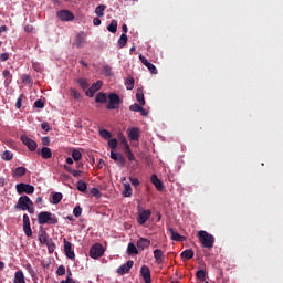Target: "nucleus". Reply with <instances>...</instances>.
Returning <instances> with one entry per match:
<instances>
[{"mask_svg":"<svg viewBox=\"0 0 283 283\" xmlns=\"http://www.w3.org/2000/svg\"><path fill=\"white\" fill-rule=\"evenodd\" d=\"M103 85L101 78H98L97 83H92V86H90L87 91L88 97H94V94L97 95L95 97V102H107V95H105V91H101V86Z\"/></svg>","mask_w":283,"mask_h":283,"instance_id":"f257e3e1","label":"nucleus"},{"mask_svg":"<svg viewBox=\"0 0 283 283\" xmlns=\"http://www.w3.org/2000/svg\"><path fill=\"white\" fill-rule=\"evenodd\" d=\"M15 209H19L20 211H29V213H34V203H32V200H30L28 196H22L18 199Z\"/></svg>","mask_w":283,"mask_h":283,"instance_id":"f03ea898","label":"nucleus"},{"mask_svg":"<svg viewBox=\"0 0 283 283\" xmlns=\"http://www.w3.org/2000/svg\"><path fill=\"white\" fill-rule=\"evenodd\" d=\"M198 239L201 242V247H208V249L214 247L216 235H212L210 231H198Z\"/></svg>","mask_w":283,"mask_h":283,"instance_id":"7ed1b4c3","label":"nucleus"},{"mask_svg":"<svg viewBox=\"0 0 283 283\" xmlns=\"http://www.w3.org/2000/svg\"><path fill=\"white\" fill-rule=\"evenodd\" d=\"M39 239L40 242H46L48 251L50 252V254H53L56 243H53V239L48 235V231H44L43 228H41L39 231Z\"/></svg>","mask_w":283,"mask_h":283,"instance_id":"20e7f679","label":"nucleus"},{"mask_svg":"<svg viewBox=\"0 0 283 283\" xmlns=\"http://www.w3.org/2000/svg\"><path fill=\"white\" fill-rule=\"evenodd\" d=\"M122 98L120 95H116V93H111V95H106V107L107 109H118L120 106Z\"/></svg>","mask_w":283,"mask_h":283,"instance_id":"39448f33","label":"nucleus"},{"mask_svg":"<svg viewBox=\"0 0 283 283\" xmlns=\"http://www.w3.org/2000/svg\"><path fill=\"white\" fill-rule=\"evenodd\" d=\"M39 222H59L57 216H54L53 211H39Z\"/></svg>","mask_w":283,"mask_h":283,"instance_id":"423d86ee","label":"nucleus"},{"mask_svg":"<svg viewBox=\"0 0 283 283\" xmlns=\"http://www.w3.org/2000/svg\"><path fill=\"white\" fill-rule=\"evenodd\" d=\"M148 218H151L150 209H145V207H138L137 222H139V224L144 227Z\"/></svg>","mask_w":283,"mask_h":283,"instance_id":"0eeeda50","label":"nucleus"},{"mask_svg":"<svg viewBox=\"0 0 283 283\" xmlns=\"http://www.w3.org/2000/svg\"><path fill=\"white\" fill-rule=\"evenodd\" d=\"M104 251L103 243H93V247L90 250L91 259H101Z\"/></svg>","mask_w":283,"mask_h":283,"instance_id":"6e6552de","label":"nucleus"},{"mask_svg":"<svg viewBox=\"0 0 283 283\" xmlns=\"http://www.w3.org/2000/svg\"><path fill=\"white\" fill-rule=\"evenodd\" d=\"M17 192L19 193V196H23V193H34V186L30 185V184H18L15 186Z\"/></svg>","mask_w":283,"mask_h":283,"instance_id":"1a4fd4ad","label":"nucleus"},{"mask_svg":"<svg viewBox=\"0 0 283 283\" xmlns=\"http://www.w3.org/2000/svg\"><path fill=\"white\" fill-rule=\"evenodd\" d=\"M64 252L67 259H76V254L70 239H63Z\"/></svg>","mask_w":283,"mask_h":283,"instance_id":"9d476101","label":"nucleus"},{"mask_svg":"<svg viewBox=\"0 0 283 283\" xmlns=\"http://www.w3.org/2000/svg\"><path fill=\"white\" fill-rule=\"evenodd\" d=\"M139 59L143 61V65H147V69L150 70V74H158L157 66H155L154 62H149L145 54H139Z\"/></svg>","mask_w":283,"mask_h":283,"instance_id":"9b49d317","label":"nucleus"},{"mask_svg":"<svg viewBox=\"0 0 283 283\" xmlns=\"http://www.w3.org/2000/svg\"><path fill=\"white\" fill-rule=\"evenodd\" d=\"M57 17H60L61 21H73L74 19L72 10H57Z\"/></svg>","mask_w":283,"mask_h":283,"instance_id":"f8f14e48","label":"nucleus"},{"mask_svg":"<svg viewBox=\"0 0 283 283\" xmlns=\"http://www.w3.org/2000/svg\"><path fill=\"white\" fill-rule=\"evenodd\" d=\"M140 272L143 274V279H144L145 283H151V272H150V268H148L147 263H143V265L140 268Z\"/></svg>","mask_w":283,"mask_h":283,"instance_id":"ddd939ff","label":"nucleus"},{"mask_svg":"<svg viewBox=\"0 0 283 283\" xmlns=\"http://www.w3.org/2000/svg\"><path fill=\"white\" fill-rule=\"evenodd\" d=\"M21 142L23 143V145H25L28 147V149H30V151L36 150V142L30 139V137L22 135Z\"/></svg>","mask_w":283,"mask_h":283,"instance_id":"4468645a","label":"nucleus"},{"mask_svg":"<svg viewBox=\"0 0 283 283\" xmlns=\"http://www.w3.org/2000/svg\"><path fill=\"white\" fill-rule=\"evenodd\" d=\"M132 266H134V260H127L126 263L120 264V268H117L118 274H127Z\"/></svg>","mask_w":283,"mask_h":283,"instance_id":"2eb2a0df","label":"nucleus"},{"mask_svg":"<svg viewBox=\"0 0 283 283\" xmlns=\"http://www.w3.org/2000/svg\"><path fill=\"white\" fill-rule=\"evenodd\" d=\"M23 231L28 238L32 235V228H30V217L28 214H23Z\"/></svg>","mask_w":283,"mask_h":283,"instance_id":"dca6fc26","label":"nucleus"},{"mask_svg":"<svg viewBox=\"0 0 283 283\" xmlns=\"http://www.w3.org/2000/svg\"><path fill=\"white\" fill-rule=\"evenodd\" d=\"M151 239H146L142 235L140 239H137V249L139 251H145V247H150Z\"/></svg>","mask_w":283,"mask_h":283,"instance_id":"f3484780","label":"nucleus"},{"mask_svg":"<svg viewBox=\"0 0 283 283\" xmlns=\"http://www.w3.org/2000/svg\"><path fill=\"white\" fill-rule=\"evenodd\" d=\"M112 157L114 158V163H117V166H125V155H120V153H118V150L115 149V155H112Z\"/></svg>","mask_w":283,"mask_h":283,"instance_id":"a211bd4d","label":"nucleus"},{"mask_svg":"<svg viewBox=\"0 0 283 283\" xmlns=\"http://www.w3.org/2000/svg\"><path fill=\"white\" fill-rule=\"evenodd\" d=\"M39 154H41L42 158H52V149L50 145H42Z\"/></svg>","mask_w":283,"mask_h":283,"instance_id":"6ab92c4d","label":"nucleus"},{"mask_svg":"<svg viewBox=\"0 0 283 283\" xmlns=\"http://www.w3.org/2000/svg\"><path fill=\"white\" fill-rule=\"evenodd\" d=\"M128 138H132L133 142L138 140V138H140L139 127H132L130 130H128Z\"/></svg>","mask_w":283,"mask_h":283,"instance_id":"aec40b11","label":"nucleus"},{"mask_svg":"<svg viewBox=\"0 0 283 283\" xmlns=\"http://www.w3.org/2000/svg\"><path fill=\"white\" fill-rule=\"evenodd\" d=\"M108 146H111V158H113V154H116V146H118V139H112V130H109Z\"/></svg>","mask_w":283,"mask_h":283,"instance_id":"412c9836","label":"nucleus"},{"mask_svg":"<svg viewBox=\"0 0 283 283\" xmlns=\"http://www.w3.org/2000/svg\"><path fill=\"white\" fill-rule=\"evenodd\" d=\"M154 259H156V262H164V260H165V251H163L161 248H155V250H154Z\"/></svg>","mask_w":283,"mask_h":283,"instance_id":"4be33fe9","label":"nucleus"},{"mask_svg":"<svg viewBox=\"0 0 283 283\" xmlns=\"http://www.w3.org/2000/svg\"><path fill=\"white\" fill-rule=\"evenodd\" d=\"M83 166H84V163H82V159H78L77 169H74V171H73V176H74V178H78V182H80L81 176L83 174Z\"/></svg>","mask_w":283,"mask_h":283,"instance_id":"5701e85b","label":"nucleus"},{"mask_svg":"<svg viewBox=\"0 0 283 283\" xmlns=\"http://www.w3.org/2000/svg\"><path fill=\"white\" fill-rule=\"evenodd\" d=\"M151 182L156 186L157 190H164L163 179H159L158 175H151Z\"/></svg>","mask_w":283,"mask_h":283,"instance_id":"b1692460","label":"nucleus"},{"mask_svg":"<svg viewBox=\"0 0 283 283\" xmlns=\"http://www.w3.org/2000/svg\"><path fill=\"white\" fill-rule=\"evenodd\" d=\"M123 195L125 196V198H129V196L133 195L132 177H130V184H126V181H124Z\"/></svg>","mask_w":283,"mask_h":283,"instance_id":"393cba45","label":"nucleus"},{"mask_svg":"<svg viewBox=\"0 0 283 283\" xmlns=\"http://www.w3.org/2000/svg\"><path fill=\"white\" fill-rule=\"evenodd\" d=\"M73 163H74V155L72 150V157H67L66 166H65V170H69L70 174H74L73 170H75V167H73Z\"/></svg>","mask_w":283,"mask_h":283,"instance_id":"a878e982","label":"nucleus"},{"mask_svg":"<svg viewBox=\"0 0 283 283\" xmlns=\"http://www.w3.org/2000/svg\"><path fill=\"white\" fill-rule=\"evenodd\" d=\"M193 248H186L185 251H181V259H193Z\"/></svg>","mask_w":283,"mask_h":283,"instance_id":"bb28decb","label":"nucleus"},{"mask_svg":"<svg viewBox=\"0 0 283 283\" xmlns=\"http://www.w3.org/2000/svg\"><path fill=\"white\" fill-rule=\"evenodd\" d=\"M25 167H18L12 171L13 178H21V176H25Z\"/></svg>","mask_w":283,"mask_h":283,"instance_id":"cd10ccee","label":"nucleus"},{"mask_svg":"<svg viewBox=\"0 0 283 283\" xmlns=\"http://www.w3.org/2000/svg\"><path fill=\"white\" fill-rule=\"evenodd\" d=\"M13 283H25V276L22 271L15 272Z\"/></svg>","mask_w":283,"mask_h":283,"instance_id":"c85d7f7f","label":"nucleus"},{"mask_svg":"<svg viewBox=\"0 0 283 283\" xmlns=\"http://www.w3.org/2000/svg\"><path fill=\"white\" fill-rule=\"evenodd\" d=\"M85 34L82 30V32H80V34H76V38H75V45H85Z\"/></svg>","mask_w":283,"mask_h":283,"instance_id":"c756f323","label":"nucleus"},{"mask_svg":"<svg viewBox=\"0 0 283 283\" xmlns=\"http://www.w3.org/2000/svg\"><path fill=\"white\" fill-rule=\"evenodd\" d=\"M105 9H106V6L104 4L96 6L95 8V13H98V17H99V25H102V17H104Z\"/></svg>","mask_w":283,"mask_h":283,"instance_id":"7c9ffc66","label":"nucleus"},{"mask_svg":"<svg viewBox=\"0 0 283 283\" xmlns=\"http://www.w3.org/2000/svg\"><path fill=\"white\" fill-rule=\"evenodd\" d=\"M107 29H109L111 33H117L118 22L116 18H112V22H109Z\"/></svg>","mask_w":283,"mask_h":283,"instance_id":"2f4dec72","label":"nucleus"},{"mask_svg":"<svg viewBox=\"0 0 283 283\" xmlns=\"http://www.w3.org/2000/svg\"><path fill=\"white\" fill-rule=\"evenodd\" d=\"M170 234H171V239L177 240V242H180V240L185 239V235H180L179 231H175L174 228H170Z\"/></svg>","mask_w":283,"mask_h":283,"instance_id":"473e14b6","label":"nucleus"},{"mask_svg":"<svg viewBox=\"0 0 283 283\" xmlns=\"http://www.w3.org/2000/svg\"><path fill=\"white\" fill-rule=\"evenodd\" d=\"M125 150L127 154V158H129L130 163H133L135 155H134V150H132V147H129V143H125Z\"/></svg>","mask_w":283,"mask_h":283,"instance_id":"72a5a7b5","label":"nucleus"},{"mask_svg":"<svg viewBox=\"0 0 283 283\" xmlns=\"http://www.w3.org/2000/svg\"><path fill=\"white\" fill-rule=\"evenodd\" d=\"M78 85H82V90H86V94H88L90 83L87 78H77Z\"/></svg>","mask_w":283,"mask_h":283,"instance_id":"f704fd0d","label":"nucleus"},{"mask_svg":"<svg viewBox=\"0 0 283 283\" xmlns=\"http://www.w3.org/2000/svg\"><path fill=\"white\" fill-rule=\"evenodd\" d=\"M128 38H126V34L124 33V30H122L120 38H118V45L119 48H124V45H127Z\"/></svg>","mask_w":283,"mask_h":283,"instance_id":"c9c22d12","label":"nucleus"},{"mask_svg":"<svg viewBox=\"0 0 283 283\" xmlns=\"http://www.w3.org/2000/svg\"><path fill=\"white\" fill-rule=\"evenodd\" d=\"M127 252L128 254H138V245L136 248V243H128Z\"/></svg>","mask_w":283,"mask_h":283,"instance_id":"e433bc0d","label":"nucleus"},{"mask_svg":"<svg viewBox=\"0 0 283 283\" xmlns=\"http://www.w3.org/2000/svg\"><path fill=\"white\" fill-rule=\"evenodd\" d=\"M72 154H73V158L78 168V160H80V158H83L82 150L74 149V150H72Z\"/></svg>","mask_w":283,"mask_h":283,"instance_id":"4c0bfd02","label":"nucleus"},{"mask_svg":"<svg viewBox=\"0 0 283 283\" xmlns=\"http://www.w3.org/2000/svg\"><path fill=\"white\" fill-rule=\"evenodd\" d=\"M136 97L138 99V106H143V102H146L144 91H137Z\"/></svg>","mask_w":283,"mask_h":283,"instance_id":"58836bf2","label":"nucleus"},{"mask_svg":"<svg viewBox=\"0 0 283 283\" xmlns=\"http://www.w3.org/2000/svg\"><path fill=\"white\" fill-rule=\"evenodd\" d=\"M63 198L62 191H55L54 195L52 196L53 202H61Z\"/></svg>","mask_w":283,"mask_h":283,"instance_id":"ea45409f","label":"nucleus"},{"mask_svg":"<svg viewBox=\"0 0 283 283\" xmlns=\"http://www.w3.org/2000/svg\"><path fill=\"white\" fill-rule=\"evenodd\" d=\"M99 134L102 138H107L109 146L111 130H106V128H103L102 130H99Z\"/></svg>","mask_w":283,"mask_h":283,"instance_id":"a19ab883","label":"nucleus"},{"mask_svg":"<svg viewBox=\"0 0 283 283\" xmlns=\"http://www.w3.org/2000/svg\"><path fill=\"white\" fill-rule=\"evenodd\" d=\"M14 155L10 150L2 153V160H12Z\"/></svg>","mask_w":283,"mask_h":283,"instance_id":"79ce46f5","label":"nucleus"},{"mask_svg":"<svg viewBox=\"0 0 283 283\" xmlns=\"http://www.w3.org/2000/svg\"><path fill=\"white\" fill-rule=\"evenodd\" d=\"M135 78H126V88L134 90Z\"/></svg>","mask_w":283,"mask_h":283,"instance_id":"37998d69","label":"nucleus"},{"mask_svg":"<svg viewBox=\"0 0 283 283\" xmlns=\"http://www.w3.org/2000/svg\"><path fill=\"white\" fill-rule=\"evenodd\" d=\"M77 190H87V184H84V179L80 178V182L77 184Z\"/></svg>","mask_w":283,"mask_h":283,"instance_id":"c03bdc74","label":"nucleus"},{"mask_svg":"<svg viewBox=\"0 0 283 283\" xmlns=\"http://www.w3.org/2000/svg\"><path fill=\"white\" fill-rule=\"evenodd\" d=\"M196 274H197V279H201V281H205L206 272H205L203 268H200V270H198V272H196Z\"/></svg>","mask_w":283,"mask_h":283,"instance_id":"a18cd8bd","label":"nucleus"},{"mask_svg":"<svg viewBox=\"0 0 283 283\" xmlns=\"http://www.w3.org/2000/svg\"><path fill=\"white\" fill-rule=\"evenodd\" d=\"M82 212H83V207H80V206L74 207L73 214H75L76 218H78L80 214H82Z\"/></svg>","mask_w":283,"mask_h":283,"instance_id":"49530a36","label":"nucleus"},{"mask_svg":"<svg viewBox=\"0 0 283 283\" xmlns=\"http://www.w3.org/2000/svg\"><path fill=\"white\" fill-rule=\"evenodd\" d=\"M21 81L22 83H24L25 85H30L32 83V80L29 77V75H22L21 76Z\"/></svg>","mask_w":283,"mask_h":283,"instance_id":"de8ad7c7","label":"nucleus"},{"mask_svg":"<svg viewBox=\"0 0 283 283\" xmlns=\"http://www.w3.org/2000/svg\"><path fill=\"white\" fill-rule=\"evenodd\" d=\"M66 268L64 263H60V268H57L56 274H65Z\"/></svg>","mask_w":283,"mask_h":283,"instance_id":"09e8293b","label":"nucleus"},{"mask_svg":"<svg viewBox=\"0 0 283 283\" xmlns=\"http://www.w3.org/2000/svg\"><path fill=\"white\" fill-rule=\"evenodd\" d=\"M60 283H76V280H72V275H66V280H61Z\"/></svg>","mask_w":283,"mask_h":283,"instance_id":"8fccbe9b","label":"nucleus"},{"mask_svg":"<svg viewBox=\"0 0 283 283\" xmlns=\"http://www.w3.org/2000/svg\"><path fill=\"white\" fill-rule=\"evenodd\" d=\"M72 97H81L80 91H76V88H71Z\"/></svg>","mask_w":283,"mask_h":283,"instance_id":"3c124183","label":"nucleus"},{"mask_svg":"<svg viewBox=\"0 0 283 283\" xmlns=\"http://www.w3.org/2000/svg\"><path fill=\"white\" fill-rule=\"evenodd\" d=\"M36 106H38V109L39 107L45 106V98H38Z\"/></svg>","mask_w":283,"mask_h":283,"instance_id":"603ef678","label":"nucleus"},{"mask_svg":"<svg viewBox=\"0 0 283 283\" xmlns=\"http://www.w3.org/2000/svg\"><path fill=\"white\" fill-rule=\"evenodd\" d=\"M130 182L133 184V186H139L140 179H135V177H132V175H130Z\"/></svg>","mask_w":283,"mask_h":283,"instance_id":"864d4df0","label":"nucleus"},{"mask_svg":"<svg viewBox=\"0 0 283 283\" xmlns=\"http://www.w3.org/2000/svg\"><path fill=\"white\" fill-rule=\"evenodd\" d=\"M91 195H95V196L101 195V191H99L98 187H92Z\"/></svg>","mask_w":283,"mask_h":283,"instance_id":"5fc2aeb1","label":"nucleus"},{"mask_svg":"<svg viewBox=\"0 0 283 283\" xmlns=\"http://www.w3.org/2000/svg\"><path fill=\"white\" fill-rule=\"evenodd\" d=\"M8 59H10V54L9 53H1L0 54V61H8Z\"/></svg>","mask_w":283,"mask_h":283,"instance_id":"6e6d98bb","label":"nucleus"},{"mask_svg":"<svg viewBox=\"0 0 283 283\" xmlns=\"http://www.w3.org/2000/svg\"><path fill=\"white\" fill-rule=\"evenodd\" d=\"M94 25H101V18L99 14H96L95 18H93Z\"/></svg>","mask_w":283,"mask_h":283,"instance_id":"4d7b16f0","label":"nucleus"},{"mask_svg":"<svg viewBox=\"0 0 283 283\" xmlns=\"http://www.w3.org/2000/svg\"><path fill=\"white\" fill-rule=\"evenodd\" d=\"M33 30H34V27H32L30 24L24 25V32L30 33V32H33Z\"/></svg>","mask_w":283,"mask_h":283,"instance_id":"13d9d810","label":"nucleus"},{"mask_svg":"<svg viewBox=\"0 0 283 283\" xmlns=\"http://www.w3.org/2000/svg\"><path fill=\"white\" fill-rule=\"evenodd\" d=\"M2 75H3L4 78H12V75L10 74V71H8V70H4L2 72Z\"/></svg>","mask_w":283,"mask_h":283,"instance_id":"bf43d9fd","label":"nucleus"},{"mask_svg":"<svg viewBox=\"0 0 283 283\" xmlns=\"http://www.w3.org/2000/svg\"><path fill=\"white\" fill-rule=\"evenodd\" d=\"M130 109H140L138 98H137V103H133V104H132Z\"/></svg>","mask_w":283,"mask_h":283,"instance_id":"052dcab7","label":"nucleus"},{"mask_svg":"<svg viewBox=\"0 0 283 283\" xmlns=\"http://www.w3.org/2000/svg\"><path fill=\"white\" fill-rule=\"evenodd\" d=\"M122 29H123V31L125 33V36L128 38V27H127L126 22H124Z\"/></svg>","mask_w":283,"mask_h":283,"instance_id":"680f3d73","label":"nucleus"},{"mask_svg":"<svg viewBox=\"0 0 283 283\" xmlns=\"http://www.w3.org/2000/svg\"><path fill=\"white\" fill-rule=\"evenodd\" d=\"M51 139L49 135H43L42 144H50Z\"/></svg>","mask_w":283,"mask_h":283,"instance_id":"e2e57ef3","label":"nucleus"},{"mask_svg":"<svg viewBox=\"0 0 283 283\" xmlns=\"http://www.w3.org/2000/svg\"><path fill=\"white\" fill-rule=\"evenodd\" d=\"M21 103H22V97L20 96V97L17 99V103H15L17 109H21Z\"/></svg>","mask_w":283,"mask_h":283,"instance_id":"0e129e2a","label":"nucleus"},{"mask_svg":"<svg viewBox=\"0 0 283 283\" xmlns=\"http://www.w3.org/2000/svg\"><path fill=\"white\" fill-rule=\"evenodd\" d=\"M140 114H147V111H145V103H142V106H139Z\"/></svg>","mask_w":283,"mask_h":283,"instance_id":"69168bd1","label":"nucleus"},{"mask_svg":"<svg viewBox=\"0 0 283 283\" xmlns=\"http://www.w3.org/2000/svg\"><path fill=\"white\" fill-rule=\"evenodd\" d=\"M42 129H51L50 123H42Z\"/></svg>","mask_w":283,"mask_h":283,"instance_id":"338daca9","label":"nucleus"},{"mask_svg":"<svg viewBox=\"0 0 283 283\" xmlns=\"http://www.w3.org/2000/svg\"><path fill=\"white\" fill-rule=\"evenodd\" d=\"M106 74H112V66H104Z\"/></svg>","mask_w":283,"mask_h":283,"instance_id":"774afa93","label":"nucleus"}]
</instances>
